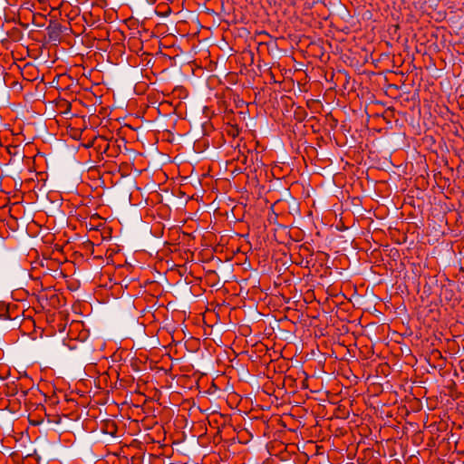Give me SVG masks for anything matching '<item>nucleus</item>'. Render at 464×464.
Wrapping results in <instances>:
<instances>
[{
  "label": "nucleus",
  "mask_w": 464,
  "mask_h": 464,
  "mask_svg": "<svg viewBox=\"0 0 464 464\" xmlns=\"http://www.w3.org/2000/svg\"><path fill=\"white\" fill-rule=\"evenodd\" d=\"M48 35L51 40H57L61 33V25L56 24L53 27H48Z\"/></svg>",
  "instance_id": "f257e3e1"
},
{
  "label": "nucleus",
  "mask_w": 464,
  "mask_h": 464,
  "mask_svg": "<svg viewBox=\"0 0 464 464\" xmlns=\"http://www.w3.org/2000/svg\"><path fill=\"white\" fill-rule=\"evenodd\" d=\"M239 133V130L237 128H232V130L229 131V134H231L233 137L237 136Z\"/></svg>",
  "instance_id": "f03ea898"
}]
</instances>
